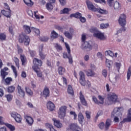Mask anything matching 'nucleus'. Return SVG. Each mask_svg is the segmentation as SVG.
Wrapping results in <instances>:
<instances>
[{
	"instance_id": "nucleus-59",
	"label": "nucleus",
	"mask_w": 131,
	"mask_h": 131,
	"mask_svg": "<svg viewBox=\"0 0 131 131\" xmlns=\"http://www.w3.org/2000/svg\"><path fill=\"white\" fill-rule=\"evenodd\" d=\"M39 55L40 59H41L42 60L46 59V55H45L43 54V53H42V52L39 53Z\"/></svg>"
},
{
	"instance_id": "nucleus-15",
	"label": "nucleus",
	"mask_w": 131,
	"mask_h": 131,
	"mask_svg": "<svg viewBox=\"0 0 131 131\" xmlns=\"http://www.w3.org/2000/svg\"><path fill=\"white\" fill-rule=\"evenodd\" d=\"M33 64L34 65L33 66H35L36 68V67H38V66H41L42 64V61L37 58H34Z\"/></svg>"
},
{
	"instance_id": "nucleus-57",
	"label": "nucleus",
	"mask_w": 131,
	"mask_h": 131,
	"mask_svg": "<svg viewBox=\"0 0 131 131\" xmlns=\"http://www.w3.org/2000/svg\"><path fill=\"white\" fill-rule=\"evenodd\" d=\"M13 79L11 77H8L5 79V82L7 84H10L11 82L12 81Z\"/></svg>"
},
{
	"instance_id": "nucleus-11",
	"label": "nucleus",
	"mask_w": 131,
	"mask_h": 131,
	"mask_svg": "<svg viewBox=\"0 0 131 131\" xmlns=\"http://www.w3.org/2000/svg\"><path fill=\"white\" fill-rule=\"evenodd\" d=\"M63 34L65 35L66 37H67L69 39H72V37L74 35V30L71 29L70 30V32L68 31H65Z\"/></svg>"
},
{
	"instance_id": "nucleus-13",
	"label": "nucleus",
	"mask_w": 131,
	"mask_h": 131,
	"mask_svg": "<svg viewBox=\"0 0 131 131\" xmlns=\"http://www.w3.org/2000/svg\"><path fill=\"white\" fill-rule=\"evenodd\" d=\"M52 121L54 122V125L57 127V128H61L63 126L60 120H57L56 118H53Z\"/></svg>"
},
{
	"instance_id": "nucleus-52",
	"label": "nucleus",
	"mask_w": 131,
	"mask_h": 131,
	"mask_svg": "<svg viewBox=\"0 0 131 131\" xmlns=\"http://www.w3.org/2000/svg\"><path fill=\"white\" fill-rule=\"evenodd\" d=\"M49 37L48 36H42V37H40L39 39L41 41H48L49 40Z\"/></svg>"
},
{
	"instance_id": "nucleus-6",
	"label": "nucleus",
	"mask_w": 131,
	"mask_h": 131,
	"mask_svg": "<svg viewBox=\"0 0 131 131\" xmlns=\"http://www.w3.org/2000/svg\"><path fill=\"white\" fill-rule=\"evenodd\" d=\"M67 111V106L65 105L61 106L59 107L58 114L59 118L60 119H63L66 115V112Z\"/></svg>"
},
{
	"instance_id": "nucleus-4",
	"label": "nucleus",
	"mask_w": 131,
	"mask_h": 131,
	"mask_svg": "<svg viewBox=\"0 0 131 131\" xmlns=\"http://www.w3.org/2000/svg\"><path fill=\"white\" fill-rule=\"evenodd\" d=\"M108 104L112 105V104H115L117 102L118 97L115 93H111L107 96Z\"/></svg>"
},
{
	"instance_id": "nucleus-12",
	"label": "nucleus",
	"mask_w": 131,
	"mask_h": 131,
	"mask_svg": "<svg viewBox=\"0 0 131 131\" xmlns=\"http://www.w3.org/2000/svg\"><path fill=\"white\" fill-rule=\"evenodd\" d=\"M25 119H26V122L29 125H32L33 124V118L31 116H29L27 115H25Z\"/></svg>"
},
{
	"instance_id": "nucleus-35",
	"label": "nucleus",
	"mask_w": 131,
	"mask_h": 131,
	"mask_svg": "<svg viewBox=\"0 0 131 131\" xmlns=\"http://www.w3.org/2000/svg\"><path fill=\"white\" fill-rule=\"evenodd\" d=\"M20 60L21 61L22 65L25 66V63H26V57L24 55H20Z\"/></svg>"
},
{
	"instance_id": "nucleus-30",
	"label": "nucleus",
	"mask_w": 131,
	"mask_h": 131,
	"mask_svg": "<svg viewBox=\"0 0 131 131\" xmlns=\"http://www.w3.org/2000/svg\"><path fill=\"white\" fill-rule=\"evenodd\" d=\"M118 79V77L115 75L112 77H110V80L112 83H115L116 81H117V80Z\"/></svg>"
},
{
	"instance_id": "nucleus-61",
	"label": "nucleus",
	"mask_w": 131,
	"mask_h": 131,
	"mask_svg": "<svg viewBox=\"0 0 131 131\" xmlns=\"http://www.w3.org/2000/svg\"><path fill=\"white\" fill-rule=\"evenodd\" d=\"M86 39V34H82L81 35V41H83V42Z\"/></svg>"
},
{
	"instance_id": "nucleus-2",
	"label": "nucleus",
	"mask_w": 131,
	"mask_h": 131,
	"mask_svg": "<svg viewBox=\"0 0 131 131\" xmlns=\"http://www.w3.org/2000/svg\"><path fill=\"white\" fill-rule=\"evenodd\" d=\"M93 47L95 49H98V45L93 43L92 42L85 41L82 43L81 47L83 50H87L88 51H91L93 49Z\"/></svg>"
},
{
	"instance_id": "nucleus-34",
	"label": "nucleus",
	"mask_w": 131,
	"mask_h": 131,
	"mask_svg": "<svg viewBox=\"0 0 131 131\" xmlns=\"http://www.w3.org/2000/svg\"><path fill=\"white\" fill-rule=\"evenodd\" d=\"M5 124L10 129V131H15V126L9 123H5Z\"/></svg>"
},
{
	"instance_id": "nucleus-8",
	"label": "nucleus",
	"mask_w": 131,
	"mask_h": 131,
	"mask_svg": "<svg viewBox=\"0 0 131 131\" xmlns=\"http://www.w3.org/2000/svg\"><path fill=\"white\" fill-rule=\"evenodd\" d=\"M28 14L31 17H32V18H35L37 20H39L40 17H39V15H38V11H36L33 12H32V10H29L28 11Z\"/></svg>"
},
{
	"instance_id": "nucleus-28",
	"label": "nucleus",
	"mask_w": 131,
	"mask_h": 131,
	"mask_svg": "<svg viewBox=\"0 0 131 131\" xmlns=\"http://www.w3.org/2000/svg\"><path fill=\"white\" fill-rule=\"evenodd\" d=\"M98 105H103L104 104V100H105V98L104 97L99 95L98 96Z\"/></svg>"
},
{
	"instance_id": "nucleus-41",
	"label": "nucleus",
	"mask_w": 131,
	"mask_h": 131,
	"mask_svg": "<svg viewBox=\"0 0 131 131\" xmlns=\"http://www.w3.org/2000/svg\"><path fill=\"white\" fill-rule=\"evenodd\" d=\"M14 119L18 123H21V121H22V118H21V116L19 114L17 115Z\"/></svg>"
},
{
	"instance_id": "nucleus-49",
	"label": "nucleus",
	"mask_w": 131,
	"mask_h": 131,
	"mask_svg": "<svg viewBox=\"0 0 131 131\" xmlns=\"http://www.w3.org/2000/svg\"><path fill=\"white\" fill-rule=\"evenodd\" d=\"M66 48L67 49V51L68 52V54H69V55H70V53H71V50H70V47L69 46V45L68 43L65 42L64 43Z\"/></svg>"
},
{
	"instance_id": "nucleus-32",
	"label": "nucleus",
	"mask_w": 131,
	"mask_h": 131,
	"mask_svg": "<svg viewBox=\"0 0 131 131\" xmlns=\"http://www.w3.org/2000/svg\"><path fill=\"white\" fill-rule=\"evenodd\" d=\"M95 12H98L100 14H108V11L105 9H102L101 8H96Z\"/></svg>"
},
{
	"instance_id": "nucleus-46",
	"label": "nucleus",
	"mask_w": 131,
	"mask_h": 131,
	"mask_svg": "<svg viewBox=\"0 0 131 131\" xmlns=\"http://www.w3.org/2000/svg\"><path fill=\"white\" fill-rule=\"evenodd\" d=\"M105 64L108 68H110V67H111V64H112V61L106 59L105 61Z\"/></svg>"
},
{
	"instance_id": "nucleus-22",
	"label": "nucleus",
	"mask_w": 131,
	"mask_h": 131,
	"mask_svg": "<svg viewBox=\"0 0 131 131\" xmlns=\"http://www.w3.org/2000/svg\"><path fill=\"white\" fill-rule=\"evenodd\" d=\"M23 29L26 33L29 34L31 32V29L30 27L28 25H25L23 26Z\"/></svg>"
},
{
	"instance_id": "nucleus-50",
	"label": "nucleus",
	"mask_w": 131,
	"mask_h": 131,
	"mask_svg": "<svg viewBox=\"0 0 131 131\" xmlns=\"http://www.w3.org/2000/svg\"><path fill=\"white\" fill-rule=\"evenodd\" d=\"M106 56H110L111 57H114V54H113V52L112 51L108 50L105 52V53Z\"/></svg>"
},
{
	"instance_id": "nucleus-43",
	"label": "nucleus",
	"mask_w": 131,
	"mask_h": 131,
	"mask_svg": "<svg viewBox=\"0 0 131 131\" xmlns=\"http://www.w3.org/2000/svg\"><path fill=\"white\" fill-rule=\"evenodd\" d=\"M100 27L101 29H105V28L109 27V24H101Z\"/></svg>"
},
{
	"instance_id": "nucleus-16",
	"label": "nucleus",
	"mask_w": 131,
	"mask_h": 131,
	"mask_svg": "<svg viewBox=\"0 0 131 131\" xmlns=\"http://www.w3.org/2000/svg\"><path fill=\"white\" fill-rule=\"evenodd\" d=\"M47 109L50 111H54L55 110V104L51 101H49L47 104Z\"/></svg>"
},
{
	"instance_id": "nucleus-36",
	"label": "nucleus",
	"mask_w": 131,
	"mask_h": 131,
	"mask_svg": "<svg viewBox=\"0 0 131 131\" xmlns=\"http://www.w3.org/2000/svg\"><path fill=\"white\" fill-rule=\"evenodd\" d=\"M58 73L60 75H62L65 73V69L62 67H58Z\"/></svg>"
},
{
	"instance_id": "nucleus-60",
	"label": "nucleus",
	"mask_w": 131,
	"mask_h": 131,
	"mask_svg": "<svg viewBox=\"0 0 131 131\" xmlns=\"http://www.w3.org/2000/svg\"><path fill=\"white\" fill-rule=\"evenodd\" d=\"M18 115H19V114H18V113L13 112H12V113H11V117H13V118H14V119H15L16 118V117L17 116H18Z\"/></svg>"
},
{
	"instance_id": "nucleus-14",
	"label": "nucleus",
	"mask_w": 131,
	"mask_h": 131,
	"mask_svg": "<svg viewBox=\"0 0 131 131\" xmlns=\"http://www.w3.org/2000/svg\"><path fill=\"white\" fill-rule=\"evenodd\" d=\"M33 70L36 72L38 77L42 78V73L41 72L39 68L35 67V66H33Z\"/></svg>"
},
{
	"instance_id": "nucleus-21",
	"label": "nucleus",
	"mask_w": 131,
	"mask_h": 131,
	"mask_svg": "<svg viewBox=\"0 0 131 131\" xmlns=\"http://www.w3.org/2000/svg\"><path fill=\"white\" fill-rule=\"evenodd\" d=\"M43 96L45 98H47L50 96V90L48 87H45L43 91Z\"/></svg>"
},
{
	"instance_id": "nucleus-37",
	"label": "nucleus",
	"mask_w": 131,
	"mask_h": 131,
	"mask_svg": "<svg viewBox=\"0 0 131 131\" xmlns=\"http://www.w3.org/2000/svg\"><path fill=\"white\" fill-rule=\"evenodd\" d=\"M86 74L87 76H95V72L91 70H89L86 71Z\"/></svg>"
},
{
	"instance_id": "nucleus-63",
	"label": "nucleus",
	"mask_w": 131,
	"mask_h": 131,
	"mask_svg": "<svg viewBox=\"0 0 131 131\" xmlns=\"http://www.w3.org/2000/svg\"><path fill=\"white\" fill-rule=\"evenodd\" d=\"M52 126L53 125H52V124H50L48 123L45 124V127H46V128H49L50 129Z\"/></svg>"
},
{
	"instance_id": "nucleus-56",
	"label": "nucleus",
	"mask_w": 131,
	"mask_h": 131,
	"mask_svg": "<svg viewBox=\"0 0 131 131\" xmlns=\"http://www.w3.org/2000/svg\"><path fill=\"white\" fill-rule=\"evenodd\" d=\"M79 81L81 85H83V86H84V85L86 84V81H85V79H80Z\"/></svg>"
},
{
	"instance_id": "nucleus-64",
	"label": "nucleus",
	"mask_w": 131,
	"mask_h": 131,
	"mask_svg": "<svg viewBox=\"0 0 131 131\" xmlns=\"http://www.w3.org/2000/svg\"><path fill=\"white\" fill-rule=\"evenodd\" d=\"M102 74L104 76V77H107V71L105 69L102 70Z\"/></svg>"
},
{
	"instance_id": "nucleus-38",
	"label": "nucleus",
	"mask_w": 131,
	"mask_h": 131,
	"mask_svg": "<svg viewBox=\"0 0 131 131\" xmlns=\"http://www.w3.org/2000/svg\"><path fill=\"white\" fill-rule=\"evenodd\" d=\"M68 94H70V95H73V89H72V86L70 85L68 86Z\"/></svg>"
},
{
	"instance_id": "nucleus-33",
	"label": "nucleus",
	"mask_w": 131,
	"mask_h": 131,
	"mask_svg": "<svg viewBox=\"0 0 131 131\" xmlns=\"http://www.w3.org/2000/svg\"><path fill=\"white\" fill-rule=\"evenodd\" d=\"M24 2L28 7H32L33 6V2L31 0H24Z\"/></svg>"
},
{
	"instance_id": "nucleus-58",
	"label": "nucleus",
	"mask_w": 131,
	"mask_h": 131,
	"mask_svg": "<svg viewBox=\"0 0 131 131\" xmlns=\"http://www.w3.org/2000/svg\"><path fill=\"white\" fill-rule=\"evenodd\" d=\"M55 48H56V50L57 51H62V47H61V46L59 45V44L58 43H56L54 45Z\"/></svg>"
},
{
	"instance_id": "nucleus-17",
	"label": "nucleus",
	"mask_w": 131,
	"mask_h": 131,
	"mask_svg": "<svg viewBox=\"0 0 131 131\" xmlns=\"http://www.w3.org/2000/svg\"><path fill=\"white\" fill-rule=\"evenodd\" d=\"M112 8H114L115 11H119L121 9V5L119 2L116 1Z\"/></svg>"
},
{
	"instance_id": "nucleus-54",
	"label": "nucleus",
	"mask_w": 131,
	"mask_h": 131,
	"mask_svg": "<svg viewBox=\"0 0 131 131\" xmlns=\"http://www.w3.org/2000/svg\"><path fill=\"white\" fill-rule=\"evenodd\" d=\"M70 115H72L74 117V119L75 120L77 119V115L75 112L71 111L70 112Z\"/></svg>"
},
{
	"instance_id": "nucleus-39",
	"label": "nucleus",
	"mask_w": 131,
	"mask_h": 131,
	"mask_svg": "<svg viewBox=\"0 0 131 131\" xmlns=\"http://www.w3.org/2000/svg\"><path fill=\"white\" fill-rule=\"evenodd\" d=\"M106 3L110 8H112L115 2H114V0H107Z\"/></svg>"
},
{
	"instance_id": "nucleus-9",
	"label": "nucleus",
	"mask_w": 131,
	"mask_h": 131,
	"mask_svg": "<svg viewBox=\"0 0 131 131\" xmlns=\"http://www.w3.org/2000/svg\"><path fill=\"white\" fill-rule=\"evenodd\" d=\"M86 4L88 7V10H90V11H93V12H96V11H97V8H96L94 4H93V3H92L89 0H87L86 1Z\"/></svg>"
},
{
	"instance_id": "nucleus-24",
	"label": "nucleus",
	"mask_w": 131,
	"mask_h": 131,
	"mask_svg": "<svg viewBox=\"0 0 131 131\" xmlns=\"http://www.w3.org/2000/svg\"><path fill=\"white\" fill-rule=\"evenodd\" d=\"M7 66H11V68L15 74V77H17V76L18 75V74L17 73V69H16V67H15V66L12 65V63L10 62H8L7 63Z\"/></svg>"
},
{
	"instance_id": "nucleus-44",
	"label": "nucleus",
	"mask_w": 131,
	"mask_h": 131,
	"mask_svg": "<svg viewBox=\"0 0 131 131\" xmlns=\"http://www.w3.org/2000/svg\"><path fill=\"white\" fill-rule=\"evenodd\" d=\"M131 76V66L129 67L127 73V78L128 80H129Z\"/></svg>"
},
{
	"instance_id": "nucleus-48",
	"label": "nucleus",
	"mask_w": 131,
	"mask_h": 131,
	"mask_svg": "<svg viewBox=\"0 0 131 131\" xmlns=\"http://www.w3.org/2000/svg\"><path fill=\"white\" fill-rule=\"evenodd\" d=\"M8 102H11L13 99V95L11 94H8L5 96Z\"/></svg>"
},
{
	"instance_id": "nucleus-23",
	"label": "nucleus",
	"mask_w": 131,
	"mask_h": 131,
	"mask_svg": "<svg viewBox=\"0 0 131 131\" xmlns=\"http://www.w3.org/2000/svg\"><path fill=\"white\" fill-rule=\"evenodd\" d=\"M80 99L81 100V102L84 106H86L88 103H86V101H85V99H84V96L82 95V93L80 92Z\"/></svg>"
},
{
	"instance_id": "nucleus-29",
	"label": "nucleus",
	"mask_w": 131,
	"mask_h": 131,
	"mask_svg": "<svg viewBox=\"0 0 131 131\" xmlns=\"http://www.w3.org/2000/svg\"><path fill=\"white\" fill-rule=\"evenodd\" d=\"M53 3L50 2V3H48L46 4V9L48 10V11H52V10H53V9H54V6H53Z\"/></svg>"
},
{
	"instance_id": "nucleus-25",
	"label": "nucleus",
	"mask_w": 131,
	"mask_h": 131,
	"mask_svg": "<svg viewBox=\"0 0 131 131\" xmlns=\"http://www.w3.org/2000/svg\"><path fill=\"white\" fill-rule=\"evenodd\" d=\"M111 123H112V121H111V119H108L106 120L105 122V129L106 130L108 129L109 127L111 125Z\"/></svg>"
},
{
	"instance_id": "nucleus-1",
	"label": "nucleus",
	"mask_w": 131,
	"mask_h": 131,
	"mask_svg": "<svg viewBox=\"0 0 131 131\" xmlns=\"http://www.w3.org/2000/svg\"><path fill=\"white\" fill-rule=\"evenodd\" d=\"M90 32H93V36L99 40H105L106 39V36H105V34L100 31H97L95 28H91L90 29Z\"/></svg>"
},
{
	"instance_id": "nucleus-3",
	"label": "nucleus",
	"mask_w": 131,
	"mask_h": 131,
	"mask_svg": "<svg viewBox=\"0 0 131 131\" xmlns=\"http://www.w3.org/2000/svg\"><path fill=\"white\" fill-rule=\"evenodd\" d=\"M118 23L119 25L123 27V31L126 30V28L124 27L126 25V15L124 14H121L120 15L118 19Z\"/></svg>"
},
{
	"instance_id": "nucleus-62",
	"label": "nucleus",
	"mask_w": 131,
	"mask_h": 131,
	"mask_svg": "<svg viewBox=\"0 0 131 131\" xmlns=\"http://www.w3.org/2000/svg\"><path fill=\"white\" fill-rule=\"evenodd\" d=\"M85 115L87 119H91V112L86 111Z\"/></svg>"
},
{
	"instance_id": "nucleus-47",
	"label": "nucleus",
	"mask_w": 131,
	"mask_h": 131,
	"mask_svg": "<svg viewBox=\"0 0 131 131\" xmlns=\"http://www.w3.org/2000/svg\"><path fill=\"white\" fill-rule=\"evenodd\" d=\"M7 91L8 93H13L15 91V87L11 86L8 88Z\"/></svg>"
},
{
	"instance_id": "nucleus-27",
	"label": "nucleus",
	"mask_w": 131,
	"mask_h": 131,
	"mask_svg": "<svg viewBox=\"0 0 131 131\" xmlns=\"http://www.w3.org/2000/svg\"><path fill=\"white\" fill-rule=\"evenodd\" d=\"M70 127L71 129L73 131H76L77 129H78L79 127L76 123L72 124L70 125Z\"/></svg>"
},
{
	"instance_id": "nucleus-55",
	"label": "nucleus",
	"mask_w": 131,
	"mask_h": 131,
	"mask_svg": "<svg viewBox=\"0 0 131 131\" xmlns=\"http://www.w3.org/2000/svg\"><path fill=\"white\" fill-rule=\"evenodd\" d=\"M14 61L15 63V65L16 66V67H17V68H19V59H18V58L17 57H14Z\"/></svg>"
},
{
	"instance_id": "nucleus-5",
	"label": "nucleus",
	"mask_w": 131,
	"mask_h": 131,
	"mask_svg": "<svg viewBox=\"0 0 131 131\" xmlns=\"http://www.w3.org/2000/svg\"><path fill=\"white\" fill-rule=\"evenodd\" d=\"M18 41L19 42H20L21 43L24 42L25 46H28L30 42V38H29V37L28 36L20 34L19 35Z\"/></svg>"
},
{
	"instance_id": "nucleus-19",
	"label": "nucleus",
	"mask_w": 131,
	"mask_h": 131,
	"mask_svg": "<svg viewBox=\"0 0 131 131\" xmlns=\"http://www.w3.org/2000/svg\"><path fill=\"white\" fill-rule=\"evenodd\" d=\"M59 37V34L58 33L56 32L55 31H52L51 32V38L50 40L51 41H53L54 39H56V38H58Z\"/></svg>"
},
{
	"instance_id": "nucleus-7",
	"label": "nucleus",
	"mask_w": 131,
	"mask_h": 131,
	"mask_svg": "<svg viewBox=\"0 0 131 131\" xmlns=\"http://www.w3.org/2000/svg\"><path fill=\"white\" fill-rule=\"evenodd\" d=\"M122 112H123L122 108L116 107L114 108L113 112L112 113V116H115V115L120 116V115H122Z\"/></svg>"
},
{
	"instance_id": "nucleus-42",
	"label": "nucleus",
	"mask_w": 131,
	"mask_h": 131,
	"mask_svg": "<svg viewBox=\"0 0 131 131\" xmlns=\"http://www.w3.org/2000/svg\"><path fill=\"white\" fill-rule=\"evenodd\" d=\"M25 89L26 92L27 94H28V95H29V96H32V95H33V92H32V91H31V90H30V89H29V88L26 87Z\"/></svg>"
},
{
	"instance_id": "nucleus-18",
	"label": "nucleus",
	"mask_w": 131,
	"mask_h": 131,
	"mask_svg": "<svg viewBox=\"0 0 131 131\" xmlns=\"http://www.w3.org/2000/svg\"><path fill=\"white\" fill-rule=\"evenodd\" d=\"M2 14L7 18H11V10H3L1 11Z\"/></svg>"
},
{
	"instance_id": "nucleus-31",
	"label": "nucleus",
	"mask_w": 131,
	"mask_h": 131,
	"mask_svg": "<svg viewBox=\"0 0 131 131\" xmlns=\"http://www.w3.org/2000/svg\"><path fill=\"white\" fill-rule=\"evenodd\" d=\"M70 18H73V17L74 18H80V17H81V13H79V12H77L76 13L74 14H72L70 15Z\"/></svg>"
},
{
	"instance_id": "nucleus-40",
	"label": "nucleus",
	"mask_w": 131,
	"mask_h": 131,
	"mask_svg": "<svg viewBox=\"0 0 131 131\" xmlns=\"http://www.w3.org/2000/svg\"><path fill=\"white\" fill-rule=\"evenodd\" d=\"M31 30H33L37 35H39V34H40V31H39V29L35 27H32Z\"/></svg>"
},
{
	"instance_id": "nucleus-45",
	"label": "nucleus",
	"mask_w": 131,
	"mask_h": 131,
	"mask_svg": "<svg viewBox=\"0 0 131 131\" xmlns=\"http://www.w3.org/2000/svg\"><path fill=\"white\" fill-rule=\"evenodd\" d=\"M70 9L67 8L63 9L60 11V14H67L69 12Z\"/></svg>"
},
{
	"instance_id": "nucleus-26",
	"label": "nucleus",
	"mask_w": 131,
	"mask_h": 131,
	"mask_svg": "<svg viewBox=\"0 0 131 131\" xmlns=\"http://www.w3.org/2000/svg\"><path fill=\"white\" fill-rule=\"evenodd\" d=\"M84 120V117H83V115H82L81 113H80L78 114V120L79 122H80V123L82 124V123H83V122Z\"/></svg>"
},
{
	"instance_id": "nucleus-51",
	"label": "nucleus",
	"mask_w": 131,
	"mask_h": 131,
	"mask_svg": "<svg viewBox=\"0 0 131 131\" xmlns=\"http://www.w3.org/2000/svg\"><path fill=\"white\" fill-rule=\"evenodd\" d=\"M6 37H7V36L6 35V34L5 33H0V39L1 40L4 41L6 40Z\"/></svg>"
},
{
	"instance_id": "nucleus-20",
	"label": "nucleus",
	"mask_w": 131,
	"mask_h": 131,
	"mask_svg": "<svg viewBox=\"0 0 131 131\" xmlns=\"http://www.w3.org/2000/svg\"><path fill=\"white\" fill-rule=\"evenodd\" d=\"M8 70H9V69L7 67L1 70V76H2L3 79H5L6 76L8 75V72H6V71H8Z\"/></svg>"
},
{
	"instance_id": "nucleus-10",
	"label": "nucleus",
	"mask_w": 131,
	"mask_h": 131,
	"mask_svg": "<svg viewBox=\"0 0 131 131\" xmlns=\"http://www.w3.org/2000/svg\"><path fill=\"white\" fill-rule=\"evenodd\" d=\"M17 95L19 96V97H20V98H24L25 96V92L22 89V87L20 85H18L17 88Z\"/></svg>"
},
{
	"instance_id": "nucleus-53",
	"label": "nucleus",
	"mask_w": 131,
	"mask_h": 131,
	"mask_svg": "<svg viewBox=\"0 0 131 131\" xmlns=\"http://www.w3.org/2000/svg\"><path fill=\"white\" fill-rule=\"evenodd\" d=\"M115 67L117 69V70H119L120 69V67L121 66V63L120 62H115L114 63Z\"/></svg>"
}]
</instances>
